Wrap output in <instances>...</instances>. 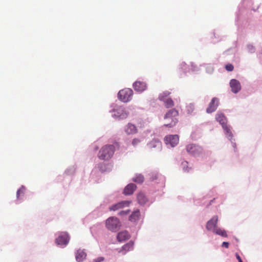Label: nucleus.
I'll return each mask as SVG.
<instances>
[{
	"mask_svg": "<svg viewBox=\"0 0 262 262\" xmlns=\"http://www.w3.org/2000/svg\"><path fill=\"white\" fill-rule=\"evenodd\" d=\"M181 165L183 167V170L185 172H189V170L191 169V167H189L188 163L187 161H184L182 162Z\"/></svg>",
	"mask_w": 262,
	"mask_h": 262,
	"instance_id": "obj_27",
	"label": "nucleus"
},
{
	"mask_svg": "<svg viewBox=\"0 0 262 262\" xmlns=\"http://www.w3.org/2000/svg\"><path fill=\"white\" fill-rule=\"evenodd\" d=\"M230 85L231 91L234 93H238L241 89V86L239 82L236 79H232L230 82Z\"/></svg>",
	"mask_w": 262,
	"mask_h": 262,
	"instance_id": "obj_11",
	"label": "nucleus"
},
{
	"mask_svg": "<svg viewBox=\"0 0 262 262\" xmlns=\"http://www.w3.org/2000/svg\"><path fill=\"white\" fill-rule=\"evenodd\" d=\"M129 212V210L127 211H121L119 213V215L127 214Z\"/></svg>",
	"mask_w": 262,
	"mask_h": 262,
	"instance_id": "obj_35",
	"label": "nucleus"
},
{
	"mask_svg": "<svg viewBox=\"0 0 262 262\" xmlns=\"http://www.w3.org/2000/svg\"><path fill=\"white\" fill-rule=\"evenodd\" d=\"M133 181L137 183H142L144 181V177L141 174H136L133 178Z\"/></svg>",
	"mask_w": 262,
	"mask_h": 262,
	"instance_id": "obj_23",
	"label": "nucleus"
},
{
	"mask_svg": "<svg viewBox=\"0 0 262 262\" xmlns=\"http://www.w3.org/2000/svg\"><path fill=\"white\" fill-rule=\"evenodd\" d=\"M179 113L176 109H171L169 110L164 116V119L167 121V123L164 126L168 127H172L174 126L178 122V116Z\"/></svg>",
	"mask_w": 262,
	"mask_h": 262,
	"instance_id": "obj_2",
	"label": "nucleus"
},
{
	"mask_svg": "<svg viewBox=\"0 0 262 262\" xmlns=\"http://www.w3.org/2000/svg\"><path fill=\"white\" fill-rule=\"evenodd\" d=\"M140 142L141 140L139 139L134 138L132 140V144L134 147H136L140 144Z\"/></svg>",
	"mask_w": 262,
	"mask_h": 262,
	"instance_id": "obj_30",
	"label": "nucleus"
},
{
	"mask_svg": "<svg viewBox=\"0 0 262 262\" xmlns=\"http://www.w3.org/2000/svg\"><path fill=\"white\" fill-rule=\"evenodd\" d=\"M186 149L188 153L193 156H199L203 152V148L201 146L194 144L187 145Z\"/></svg>",
	"mask_w": 262,
	"mask_h": 262,
	"instance_id": "obj_6",
	"label": "nucleus"
},
{
	"mask_svg": "<svg viewBox=\"0 0 262 262\" xmlns=\"http://www.w3.org/2000/svg\"><path fill=\"white\" fill-rule=\"evenodd\" d=\"M194 110L193 105L190 104V113H191Z\"/></svg>",
	"mask_w": 262,
	"mask_h": 262,
	"instance_id": "obj_37",
	"label": "nucleus"
},
{
	"mask_svg": "<svg viewBox=\"0 0 262 262\" xmlns=\"http://www.w3.org/2000/svg\"><path fill=\"white\" fill-rule=\"evenodd\" d=\"M137 200L138 203L141 205L145 204L148 201L147 198L145 194L143 192H140L137 196Z\"/></svg>",
	"mask_w": 262,
	"mask_h": 262,
	"instance_id": "obj_20",
	"label": "nucleus"
},
{
	"mask_svg": "<svg viewBox=\"0 0 262 262\" xmlns=\"http://www.w3.org/2000/svg\"><path fill=\"white\" fill-rule=\"evenodd\" d=\"M86 256V253L83 250L80 249L78 250L75 254L76 259L78 262L82 261L85 259Z\"/></svg>",
	"mask_w": 262,
	"mask_h": 262,
	"instance_id": "obj_16",
	"label": "nucleus"
},
{
	"mask_svg": "<svg viewBox=\"0 0 262 262\" xmlns=\"http://www.w3.org/2000/svg\"><path fill=\"white\" fill-rule=\"evenodd\" d=\"M137 186L135 184L131 183L127 185L124 189V194L125 195H130L133 193L136 190Z\"/></svg>",
	"mask_w": 262,
	"mask_h": 262,
	"instance_id": "obj_15",
	"label": "nucleus"
},
{
	"mask_svg": "<svg viewBox=\"0 0 262 262\" xmlns=\"http://www.w3.org/2000/svg\"><path fill=\"white\" fill-rule=\"evenodd\" d=\"M213 232L223 237H227L226 231L218 227L214 228Z\"/></svg>",
	"mask_w": 262,
	"mask_h": 262,
	"instance_id": "obj_21",
	"label": "nucleus"
},
{
	"mask_svg": "<svg viewBox=\"0 0 262 262\" xmlns=\"http://www.w3.org/2000/svg\"><path fill=\"white\" fill-rule=\"evenodd\" d=\"M113 112V116L120 119H125L128 116V113L126 112L125 108L121 106L115 108Z\"/></svg>",
	"mask_w": 262,
	"mask_h": 262,
	"instance_id": "obj_8",
	"label": "nucleus"
},
{
	"mask_svg": "<svg viewBox=\"0 0 262 262\" xmlns=\"http://www.w3.org/2000/svg\"><path fill=\"white\" fill-rule=\"evenodd\" d=\"M219 103L218 99L216 97L213 98L206 110L207 113H211L214 112L216 110Z\"/></svg>",
	"mask_w": 262,
	"mask_h": 262,
	"instance_id": "obj_9",
	"label": "nucleus"
},
{
	"mask_svg": "<svg viewBox=\"0 0 262 262\" xmlns=\"http://www.w3.org/2000/svg\"><path fill=\"white\" fill-rule=\"evenodd\" d=\"M129 238V234L126 231L119 232L117 235V239L119 242L124 241Z\"/></svg>",
	"mask_w": 262,
	"mask_h": 262,
	"instance_id": "obj_18",
	"label": "nucleus"
},
{
	"mask_svg": "<svg viewBox=\"0 0 262 262\" xmlns=\"http://www.w3.org/2000/svg\"><path fill=\"white\" fill-rule=\"evenodd\" d=\"M107 228L111 231H116L120 226L119 220L115 217H110L106 221Z\"/></svg>",
	"mask_w": 262,
	"mask_h": 262,
	"instance_id": "obj_4",
	"label": "nucleus"
},
{
	"mask_svg": "<svg viewBox=\"0 0 262 262\" xmlns=\"http://www.w3.org/2000/svg\"><path fill=\"white\" fill-rule=\"evenodd\" d=\"M215 119L221 125H224L226 124L227 119L223 114L217 113L216 115Z\"/></svg>",
	"mask_w": 262,
	"mask_h": 262,
	"instance_id": "obj_19",
	"label": "nucleus"
},
{
	"mask_svg": "<svg viewBox=\"0 0 262 262\" xmlns=\"http://www.w3.org/2000/svg\"><path fill=\"white\" fill-rule=\"evenodd\" d=\"M134 243L132 241L129 242L128 243L124 245L122 249L119 251L120 253H122V254H125L126 252L130 251L133 249Z\"/></svg>",
	"mask_w": 262,
	"mask_h": 262,
	"instance_id": "obj_17",
	"label": "nucleus"
},
{
	"mask_svg": "<svg viewBox=\"0 0 262 262\" xmlns=\"http://www.w3.org/2000/svg\"><path fill=\"white\" fill-rule=\"evenodd\" d=\"M161 101L164 102L165 106L167 108L174 106V102L171 98H168L167 99H165Z\"/></svg>",
	"mask_w": 262,
	"mask_h": 262,
	"instance_id": "obj_24",
	"label": "nucleus"
},
{
	"mask_svg": "<svg viewBox=\"0 0 262 262\" xmlns=\"http://www.w3.org/2000/svg\"><path fill=\"white\" fill-rule=\"evenodd\" d=\"M225 69L228 71H232L234 69V67L231 64H227L225 66Z\"/></svg>",
	"mask_w": 262,
	"mask_h": 262,
	"instance_id": "obj_31",
	"label": "nucleus"
},
{
	"mask_svg": "<svg viewBox=\"0 0 262 262\" xmlns=\"http://www.w3.org/2000/svg\"><path fill=\"white\" fill-rule=\"evenodd\" d=\"M218 221V217L217 216H214L208 221L206 224V228L208 230L213 231L214 228L217 227V223Z\"/></svg>",
	"mask_w": 262,
	"mask_h": 262,
	"instance_id": "obj_10",
	"label": "nucleus"
},
{
	"mask_svg": "<svg viewBox=\"0 0 262 262\" xmlns=\"http://www.w3.org/2000/svg\"><path fill=\"white\" fill-rule=\"evenodd\" d=\"M206 69H208V71H207V72L210 73H212L213 71V69L212 67L211 66H208L206 68Z\"/></svg>",
	"mask_w": 262,
	"mask_h": 262,
	"instance_id": "obj_33",
	"label": "nucleus"
},
{
	"mask_svg": "<svg viewBox=\"0 0 262 262\" xmlns=\"http://www.w3.org/2000/svg\"><path fill=\"white\" fill-rule=\"evenodd\" d=\"M133 95V92L132 90L127 88L120 90L118 94V97L121 101L124 102H127L132 99Z\"/></svg>",
	"mask_w": 262,
	"mask_h": 262,
	"instance_id": "obj_3",
	"label": "nucleus"
},
{
	"mask_svg": "<svg viewBox=\"0 0 262 262\" xmlns=\"http://www.w3.org/2000/svg\"><path fill=\"white\" fill-rule=\"evenodd\" d=\"M222 127L223 128L224 131L225 132V133L227 135H228L229 136L231 137L232 136V133L230 130V129L229 127H228L227 124H225L224 125H222Z\"/></svg>",
	"mask_w": 262,
	"mask_h": 262,
	"instance_id": "obj_28",
	"label": "nucleus"
},
{
	"mask_svg": "<svg viewBox=\"0 0 262 262\" xmlns=\"http://www.w3.org/2000/svg\"><path fill=\"white\" fill-rule=\"evenodd\" d=\"M25 187H21L20 188L18 189L16 193V197L18 199L21 194H24L25 193Z\"/></svg>",
	"mask_w": 262,
	"mask_h": 262,
	"instance_id": "obj_29",
	"label": "nucleus"
},
{
	"mask_svg": "<svg viewBox=\"0 0 262 262\" xmlns=\"http://www.w3.org/2000/svg\"><path fill=\"white\" fill-rule=\"evenodd\" d=\"M137 131L136 126L132 123H128L125 127V132L127 135L135 134Z\"/></svg>",
	"mask_w": 262,
	"mask_h": 262,
	"instance_id": "obj_14",
	"label": "nucleus"
},
{
	"mask_svg": "<svg viewBox=\"0 0 262 262\" xmlns=\"http://www.w3.org/2000/svg\"><path fill=\"white\" fill-rule=\"evenodd\" d=\"M104 260V258L103 257H99L93 260V262H101Z\"/></svg>",
	"mask_w": 262,
	"mask_h": 262,
	"instance_id": "obj_32",
	"label": "nucleus"
},
{
	"mask_svg": "<svg viewBox=\"0 0 262 262\" xmlns=\"http://www.w3.org/2000/svg\"><path fill=\"white\" fill-rule=\"evenodd\" d=\"M133 88L136 91L142 92L146 90V84L143 81H136L133 84Z\"/></svg>",
	"mask_w": 262,
	"mask_h": 262,
	"instance_id": "obj_12",
	"label": "nucleus"
},
{
	"mask_svg": "<svg viewBox=\"0 0 262 262\" xmlns=\"http://www.w3.org/2000/svg\"><path fill=\"white\" fill-rule=\"evenodd\" d=\"M149 146L150 147L152 148V147H158L159 148H161V143L160 141H159L158 140H152L149 144Z\"/></svg>",
	"mask_w": 262,
	"mask_h": 262,
	"instance_id": "obj_25",
	"label": "nucleus"
},
{
	"mask_svg": "<svg viewBox=\"0 0 262 262\" xmlns=\"http://www.w3.org/2000/svg\"><path fill=\"white\" fill-rule=\"evenodd\" d=\"M222 247H225L226 248H228L229 247V243L228 242H224L222 243Z\"/></svg>",
	"mask_w": 262,
	"mask_h": 262,
	"instance_id": "obj_34",
	"label": "nucleus"
},
{
	"mask_svg": "<svg viewBox=\"0 0 262 262\" xmlns=\"http://www.w3.org/2000/svg\"><path fill=\"white\" fill-rule=\"evenodd\" d=\"M170 93L168 91H165L161 93L159 97V99L161 101L165 99H167V97L170 95Z\"/></svg>",
	"mask_w": 262,
	"mask_h": 262,
	"instance_id": "obj_26",
	"label": "nucleus"
},
{
	"mask_svg": "<svg viewBox=\"0 0 262 262\" xmlns=\"http://www.w3.org/2000/svg\"><path fill=\"white\" fill-rule=\"evenodd\" d=\"M130 202L129 201H122V202H119V203L113 205L110 208V210L115 211V210H118L120 208H122L125 206H128L130 204Z\"/></svg>",
	"mask_w": 262,
	"mask_h": 262,
	"instance_id": "obj_13",
	"label": "nucleus"
},
{
	"mask_svg": "<svg viewBox=\"0 0 262 262\" xmlns=\"http://www.w3.org/2000/svg\"><path fill=\"white\" fill-rule=\"evenodd\" d=\"M235 256H236V258L237 259L238 262H243L242 258H241L240 256L239 255V254L238 253L235 254Z\"/></svg>",
	"mask_w": 262,
	"mask_h": 262,
	"instance_id": "obj_36",
	"label": "nucleus"
},
{
	"mask_svg": "<svg viewBox=\"0 0 262 262\" xmlns=\"http://www.w3.org/2000/svg\"><path fill=\"white\" fill-rule=\"evenodd\" d=\"M70 241V236L67 232H60L58 237L55 239V243L57 245L60 246H66L68 245Z\"/></svg>",
	"mask_w": 262,
	"mask_h": 262,
	"instance_id": "obj_5",
	"label": "nucleus"
},
{
	"mask_svg": "<svg viewBox=\"0 0 262 262\" xmlns=\"http://www.w3.org/2000/svg\"><path fill=\"white\" fill-rule=\"evenodd\" d=\"M164 141L167 145L175 147L179 142V137L177 135H169L165 137Z\"/></svg>",
	"mask_w": 262,
	"mask_h": 262,
	"instance_id": "obj_7",
	"label": "nucleus"
},
{
	"mask_svg": "<svg viewBox=\"0 0 262 262\" xmlns=\"http://www.w3.org/2000/svg\"><path fill=\"white\" fill-rule=\"evenodd\" d=\"M115 152V147L112 145H106L100 150L98 157L102 160H108L111 159Z\"/></svg>",
	"mask_w": 262,
	"mask_h": 262,
	"instance_id": "obj_1",
	"label": "nucleus"
},
{
	"mask_svg": "<svg viewBox=\"0 0 262 262\" xmlns=\"http://www.w3.org/2000/svg\"><path fill=\"white\" fill-rule=\"evenodd\" d=\"M140 213L139 210H136L132 213L129 217V220L132 222H135L139 219Z\"/></svg>",
	"mask_w": 262,
	"mask_h": 262,
	"instance_id": "obj_22",
	"label": "nucleus"
}]
</instances>
